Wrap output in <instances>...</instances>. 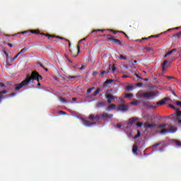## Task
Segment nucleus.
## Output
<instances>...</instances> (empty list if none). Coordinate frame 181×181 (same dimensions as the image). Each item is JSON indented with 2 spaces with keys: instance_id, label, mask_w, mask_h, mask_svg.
Listing matches in <instances>:
<instances>
[{
  "instance_id": "de8ad7c7",
  "label": "nucleus",
  "mask_w": 181,
  "mask_h": 181,
  "mask_svg": "<svg viewBox=\"0 0 181 181\" xmlns=\"http://www.w3.org/2000/svg\"><path fill=\"white\" fill-rule=\"evenodd\" d=\"M148 39H149V37L141 38V39L140 40V42H144V40H148Z\"/></svg>"
},
{
  "instance_id": "864d4df0",
  "label": "nucleus",
  "mask_w": 181,
  "mask_h": 181,
  "mask_svg": "<svg viewBox=\"0 0 181 181\" xmlns=\"http://www.w3.org/2000/svg\"><path fill=\"white\" fill-rule=\"evenodd\" d=\"M68 78H69V79H71V78H77V76H68Z\"/></svg>"
},
{
  "instance_id": "49530a36",
  "label": "nucleus",
  "mask_w": 181,
  "mask_h": 181,
  "mask_svg": "<svg viewBox=\"0 0 181 181\" xmlns=\"http://www.w3.org/2000/svg\"><path fill=\"white\" fill-rule=\"evenodd\" d=\"M175 105H178L179 107H181V102L180 101H177L175 103Z\"/></svg>"
},
{
  "instance_id": "7c9ffc66",
  "label": "nucleus",
  "mask_w": 181,
  "mask_h": 181,
  "mask_svg": "<svg viewBox=\"0 0 181 181\" xmlns=\"http://www.w3.org/2000/svg\"><path fill=\"white\" fill-rule=\"evenodd\" d=\"M165 133H169L168 129H163L160 131V134H165Z\"/></svg>"
},
{
  "instance_id": "f3484780",
  "label": "nucleus",
  "mask_w": 181,
  "mask_h": 181,
  "mask_svg": "<svg viewBox=\"0 0 181 181\" xmlns=\"http://www.w3.org/2000/svg\"><path fill=\"white\" fill-rule=\"evenodd\" d=\"M144 128H150L151 129H152V128H153V125L146 122L144 123Z\"/></svg>"
},
{
  "instance_id": "f704fd0d",
  "label": "nucleus",
  "mask_w": 181,
  "mask_h": 181,
  "mask_svg": "<svg viewBox=\"0 0 181 181\" xmlns=\"http://www.w3.org/2000/svg\"><path fill=\"white\" fill-rule=\"evenodd\" d=\"M167 125L166 124H161L158 126V128H165Z\"/></svg>"
},
{
  "instance_id": "9d476101",
  "label": "nucleus",
  "mask_w": 181,
  "mask_h": 181,
  "mask_svg": "<svg viewBox=\"0 0 181 181\" xmlns=\"http://www.w3.org/2000/svg\"><path fill=\"white\" fill-rule=\"evenodd\" d=\"M106 98L107 100L108 104H111V103H112V100H115V97L111 94L107 95Z\"/></svg>"
},
{
  "instance_id": "338daca9",
  "label": "nucleus",
  "mask_w": 181,
  "mask_h": 181,
  "mask_svg": "<svg viewBox=\"0 0 181 181\" xmlns=\"http://www.w3.org/2000/svg\"><path fill=\"white\" fill-rule=\"evenodd\" d=\"M44 70H45V71H49V69H48L47 68H44Z\"/></svg>"
},
{
  "instance_id": "412c9836",
  "label": "nucleus",
  "mask_w": 181,
  "mask_h": 181,
  "mask_svg": "<svg viewBox=\"0 0 181 181\" xmlns=\"http://www.w3.org/2000/svg\"><path fill=\"white\" fill-rule=\"evenodd\" d=\"M138 151V146L136 145L133 146L132 152L133 153H136Z\"/></svg>"
},
{
  "instance_id": "79ce46f5",
  "label": "nucleus",
  "mask_w": 181,
  "mask_h": 181,
  "mask_svg": "<svg viewBox=\"0 0 181 181\" xmlns=\"http://www.w3.org/2000/svg\"><path fill=\"white\" fill-rule=\"evenodd\" d=\"M16 95V93H11L8 95V97H15Z\"/></svg>"
},
{
  "instance_id": "774afa93",
  "label": "nucleus",
  "mask_w": 181,
  "mask_h": 181,
  "mask_svg": "<svg viewBox=\"0 0 181 181\" xmlns=\"http://www.w3.org/2000/svg\"><path fill=\"white\" fill-rule=\"evenodd\" d=\"M177 117H181V114H177Z\"/></svg>"
},
{
  "instance_id": "473e14b6",
  "label": "nucleus",
  "mask_w": 181,
  "mask_h": 181,
  "mask_svg": "<svg viewBox=\"0 0 181 181\" xmlns=\"http://www.w3.org/2000/svg\"><path fill=\"white\" fill-rule=\"evenodd\" d=\"M175 142L177 146L181 147V141L176 140Z\"/></svg>"
},
{
  "instance_id": "37998d69",
  "label": "nucleus",
  "mask_w": 181,
  "mask_h": 181,
  "mask_svg": "<svg viewBox=\"0 0 181 181\" xmlns=\"http://www.w3.org/2000/svg\"><path fill=\"white\" fill-rule=\"evenodd\" d=\"M54 37H57V39H61V40H66V39H64L63 37H60V36H55L54 35Z\"/></svg>"
},
{
  "instance_id": "b1692460",
  "label": "nucleus",
  "mask_w": 181,
  "mask_h": 181,
  "mask_svg": "<svg viewBox=\"0 0 181 181\" xmlns=\"http://www.w3.org/2000/svg\"><path fill=\"white\" fill-rule=\"evenodd\" d=\"M40 35H42L44 36H46L47 37H49V39H50V37H54V35H49V34H45V33H40Z\"/></svg>"
},
{
  "instance_id": "a878e982",
  "label": "nucleus",
  "mask_w": 181,
  "mask_h": 181,
  "mask_svg": "<svg viewBox=\"0 0 181 181\" xmlns=\"http://www.w3.org/2000/svg\"><path fill=\"white\" fill-rule=\"evenodd\" d=\"M77 49H78V52L76 54H72L73 57H77L78 53H80V45L77 46Z\"/></svg>"
},
{
  "instance_id": "6ab92c4d",
  "label": "nucleus",
  "mask_w": 181,
  "mask_h": 181,
  "mask_svg": "<svg viewBox=\"0 0 181 181\" xmlns=\"http://www.w3.org/2000/svg\"><path fill=\"white\" fill-rule=\"evenodd\" d=\"M141 103V102L138 101V100H134L132 102L130 103L131 105H138Z\"/></svg>"
},
{
  "instance_id": "1a4fd4ad",
  "label": "nucleus",
  "mask_w": 181,
  "mask_h": 181,
  "mask_svg": "<svg viewBox=\"0 0 181 181\" xmlns=\"http://www.w3.org/2000/svg\"><path fill=\"white\" fill-rule=\"evenodd\" d=\"M166 101H169V98H165L164 99L161 100L159 102L156 103V105L159 106V105H165V104H166Z\"/></svg>"
},
{
  "instance_id": "ddd939ff",
  "label": "nucleus",
  "mask_w": 181,
  "mask_h": 181,
  "mask_svg": "<svg viewBox=\"0 0 181 181\" xmlns=\"http://www.w3.org/2000/svg\"><path fill=\"white\" fill-rule=\"evenodd\" d=\"M110 70H112V73H115V71H116V70H117V65L113 64L112 66H110L108 69L109 73H110Z\"/></svg>"
},
{
  "instance_id": "ea45409f",
  "label": "nucleus",
  "mask_w": 181,
  "mask_h": 181,
  "mask_svg": "<svg viewBox=\"0 0 181 181\" xmlns=\"http://www.w3.org/2000/svg\"><path fill=\"white\" fill-rule=\"evenodd\" d=\"M97 32H104V30H93L92 31V33H95Z\"/></svg>"
},
{
  "instance_id": "aec40b11",
  "label": "nucleus",
  "mask_w": 181,
  "mask_h": 181,
  "mask_svg": "<svg viewBox=\"0 0 181 181\" xmlns=\"http://www.w3.org/2000/svg\"><path fill=\"white\" fill-rule=\"evenodd\" d=\"M100 91H101V89L100 88H98L95 92L94 93V94L93 95V97H95L97 95H98V94H100Z\"/></svg>"
},
{
  "instance_id": "9b49d317",
  "label": "nucleus",
  "mask_w": 181,
  "mask_h": 181,
  "mask_svg": "<svg viewBox=\"0 0 181 181\" xmlns=\"http://www.w3.org/2000/svg\"><path fill=\"white\" fill-rule=\"evenodd\" d=\"M112 110H117V105L111 104L107 107V111H112Z\"/></svg>"
},
{
  "instance_id": "393cba45",
  "label": "nucleus",
  "mask_w": 181,
  "mask_h": 181,
  "mask_svg": "<svg viewBox=\"0 0 181 181\" xmlns=\"http://www.w3.org/2000/svg\"><path fill=\"white\" fill-rule=\"evenodd\" d=\"M107 73H110V71H103L99 74V77H103V76H104V74H107Z\"/></svg>"
},
{
  "instance_id": "7ed1b4c3",
  "label": "nucleus",
  "mask_w": 181,
  "mask_h": 181,
  "mask_svg": "<svg viewBox=\"0 0 181 181\" xmlns=\"http://www.w3.org/2000/svg\"><path fill=\"white\" fill-rule=\"evenodd\" d=\"M139 98H144L146 100H153L155 97V92H146L144 93L138 94Z\"/></svg>"
},
{
  "instance_id": "4d7b16f0",
  "label": "nucleus",
  "mask_w": 181,
  "mask_h": 181,
  "mask_svg": "<svg viewBox=\"0 0 181 181\" xmlns=\"http://www.w3.org/2000/svg\"><path fill=\"white\" fill-rule=\"evenodd\" d=\"M7 45H8L9 47H13V45L11 43H8Z\"/></svg>"
},
{
  "instance_id": "39448f33",
  "label": "nucleus",
  "mask_w": 181,
  "mask_h": 181,
  "mask_svg": "<svg viewBox=\"0 0 181 181\" xmlns=\"http://www.w3.org/2000/svg\"><path fill=\"white\" fill-rule=\"evenodd\" d=\"M117 110H119V111H124L125 112L126 111H128V110H129V106H128L127 105H119L117 106Z\"/></svg>"
},
{
  "instance_id": "4be33fe9",
  "label": "nucleus",
  "mask_w": 181,
  "mask_h": 181,
  "mask_svg": "<svg viewBox=\"0 0 181 181\" xmlns=\"http://www.w3.org/2000/svg\"><path fill=\"white\" fill-rule=\"evenodd\" d=\"M134 88V87L132 86H128L126 88V91H127L128 93H129V91H132V89Z\"/></svg>"
},
{
  "instance_id": "f03ea898",
  "label": "nucleus",
  "mask_w": 181,
  "mask_h": 181,
  "mask_svg": "<svg viewBox=\"0 0 181 181\" xmlns=\"http://www.w3.org/2000/svg\"><path fill=\"white\" fill-rule=\"evenodd\" d=\"M81 119H82V122L83 125H85L86 127H91V125H94V124H96L98 121H100V116L98 115L94 116V115H90L89 116V119L90 121L83 119L82 117L81 118Z\"/></svg>"
},
{
  "instance_id": "a19ab883",
  "label": "nucleus",
  "mask_w": 181,
  "mask_h": 181,
  "mask_svg": "<svg viewBox=\"0 0 181 181\" xmlns=\"http://www.w3.org/2000/svg\"><path fill=\"white\" fill-rule=\"evenodd\" d=\"M98 107H104V105H105V103H98Z\"/></svg>"
},
{
  "instance_id": "8fccbe9b",
  "label": "nucleus",
  "mask_w": 181,
  "mask_h": 181,
  "mask_svg": "<svg viewBox=\"0 0 181 181\" xmlns=\"http://www.w3.org/2000/svg\"><path fill=\"white\" fill-rule=\"evenodd\" d=\"M57 114H66V112L62 111V110H59L57 112Z\"/></svg>"
},
{
  "instance_id": "603ef678",
  "label": "nucleus",
  "mask_w": 181,
  "mask_h": 181,
  "mask_svg": "<svg viewBox=\"0 0 181 181\" xmlns=\"http://www.w3.org/2000/svg\"><path fill=\"white\" fill-rule=\"evenodd\" d=\"M37 64H38L39 66H40V67H42V69L45 68V66H43V64L40 62H38Z\"/></svg>"
},
{
  "instance_id": "bf43d9fd",
  "label": "nucleus",
  "mask_w": 181,
  "mask_h": 181,
  "mask_svg": "<svg viewBox=\"0 0 181 181\" xmlns=\"http://www.w3.org/2000/svg\"><path fill=\"white\" fill-rule=\"evenodd\" d=\"M65 40H66V42H69V47H70V46H71V43H70V41H69V40H67V39H65Z\"/></svg>"
},
{
  "instance_id": "a211bd4d",
  "label": "nucleus",
  "mask_w": 181,
  "mask_h": 181,
  "mask_svg": "<svg viewBox=\"0 0 181 181\" xmlns=\"http://www.w3.org/2000/svg\"><path fill=\"white\" fill-rule=\"evenodd\" d=\"M174 52H176V49H173L171 51L168 52L166 54L164 55V57L166 58L168 57V56H170V54H172V53H173Z\"/></svg>"
},
{
  "instance_id": "72a5a7b5",
  "label": "nucleus",
  "mask_w": 181,
  "mask_h": 181,
  "mask_svg": "<svg viewBox=\"0 0 181 181\" xmlns=\"http://www.w3.org/2000/svg\"><path fill=\"white\" fill-rule=\"evenodd\" d=\"M142 125H144V123H142V122H138L136 123V126H137L139 128H141V127H142Z\"/></svg>"
},
{
  "instance_id": "6e6d98bb",
  "label": "nucleus",
  "mask_w": 181,
  "mask_h": 181,
  "mask_svg": "<svg viewBox=\"0 0 181 181\" xmlns=\"http://www.w3.org/2000/svg\"><path fill=\"white\" fill-rule=\"evenodd\" d=\"M146 50H147V52H151L152 50V48L147 47V48H146Z\"/></svg>"
},
{
  "instance_id": "09e8293b",
  "label": "nucleus",
  "mask_w": 181,
  "mask_h": 181,
  "mask_svg": "<svg viewBox=\"0 0 181 181\" xmlns=\"http://www.w3.org/2000/svg\"><path fill=\"white\" fill-rule=\"evenodd\" d=\"M126 97L129 98H132V97H134V95L132 94H128L126 95Z\"/></svg>"
},
{
  "instance_id": "69168bd1",
  "label": "nucleus",
  "mask_w": 181,
  "mask_h": 181,
  "mask_svg": "<svg viewBox=\"0 0 181 181\" xmlns=\"http://www.w3.org/2000/svg\"><path fill=\"white\" fill-rule=\"evenodd\" d=\"M92 75H93V76H95L97 75V73H96V72H93Z\"/></svg>"
},
{
  "instance_id": "bb28decb",
  "label": "nucleus",
  "mask_w": 181,
  "mask_h": 181,
  "mask_svg": "<svg viewBox=\"0 0 181 181\" xmlns=\"http://www.w3.org/2000/svg\"><path fill=\"white\" fill-rule=\"evenodd\" d=\"M141 136V132L137 131V134L134 136V139H136L137 138H139Z\"/></svg>"
},
{
  "instance_id": "4c0bfd02",
  "label": "nucleus",
  "mask_w": 181,
  "mask_h": 181,
  "mask_svg": "<svg viewBox=\"0 0 181 181\" xmlns=\"http://www.w3.org/2000/svg\"><path fill=\"white\" fill-rule=\"evenodd\" d=\"M112 81H114L112 79H108L106 81L107 84H112Z\"/></svg>"
},
{
  "instance_id": "3c124183",
  "label": "nucleus",
  "mask_w": 181,
  "mask_h": 181,
  "mask_svg": "<svg viewBox=\"0 0 181 181\" xmlns=\"http://www.w3.org/2000/svg\"><path fill=\"white\" fill-rule=\"evenodd\" d=\"M0 87L3 88V87H6V86H5V83L0 82Z\"/></svg>"
},
{
  "instance_id": "680f3d73",
  "label": "nucleus",
  "mask_w": 181,
  "mask_h": 181,
  "mask_svg": "<svg viewBox=\"0 0 181 181\" xmlns=\"http://www.w3.org/2000/svg\"><path fill=\"white\" fill-rule=\"evenodd\" d=\"M134 76H136V77H137V78H141L138 74H135Z\"/></svg>"
},
{
  "instance_id": "423d86ee",
  "label": "nucleus",
  "mask_w": 181,
  "mask_h": 181,
  "mask_svg": "<svg viewBox=\"0 0 181 181\" xmlns=\"http://www.w3.org/2000/svg\"><path fill=\"white\" fill-rule=\"evenodd\" d=\"M26 33H29V35H30V33H33L34 35H39V34H40L39 30H32L31 31L27 30V31L19 33V35H25Z\"/></svg>"
},
{
  "instance_id": "0eeeda50",
  "label": "nucleus",
  "mask_w": 181,
  "mask_h": 181,
  "mask_svg": "<svg viewBox=\"0 0 181 181\" xmlns=\"http://www.w3.org/2000/svg\"><path fill=\"white\" fill-rule=\"evenodd\" d=\"M167 129L168 131V133H170V134H175V132H176V131H177V129L175 127H173V126H172V125H168V127Z\"/></svg>"
},
{
  "instance_id": "0e129e2a",
  "label": "nucleus",
  "mask_w": 181,
  "mask_h": 181,
  "mask_svg": "<svg viewBox=\"0 0 181 181\" xmlns=\"http://www.w3.org/2000/svg\"><path fill=\"white\" fill-rule=\"evenodd\" d=\"M178 124L179 125H181V119H178Z\"/></svg>"
},
{
  "instance_id": "c756f323",
  "label": "nucleus",
  "mask_w": 181,
  "mask_h": 181,
  "mask_svg": "<svg viewBox=\"0 0 181 181\" xmlns=\"http://www.w3.org/2000/svg\"><path fill=\"white\" fill-rule=\"evenodd\" d=\"M29 50V48H23L21 51L20 53H25V52H28Z\"/></svg>"
},
{
  "instance_id": "a18cd8bd",
  "label": "nucleus",
  "mask_w": 181,
  "mask_h": 181,
  "mask_svg": "<svg viewBox=\"0 0 181 181\" xmlns=\"http://www.w3.org/2000/svg\"><path fill=\"white\" fill-rule=\"evenodd\" d=\"M18 56L16 54L13 59L11 61V63H13V61L16 59H18Z\"/></svg>"
},
{
  "instance_id": "052dcab7",
  "label": "nucleus",
  "mask_w": 181,
  "mask_h": 181,
  "mask_svg": "<svg viewBox=\"0 0 181 181\" xmlns=\"http://www.w3.org/2000/svg\"><path fill=\"white\" fill-rule=\"evenodd\" d=\"M72 101H77V98H72Z\"/></svg>"
},
{
  "instance_id": "f257e3e1",
  "label": "nucleus",
  "mask_w": 181,
  "mask_h": 181,
  "mask_svg": "<svg viewBox=\"0 0 181 181\" xmlns=\"http://www.w3.org/2000/svg\"><path fill=\"white\" fill-rule=\"evenodd\" d=\"M36 80L37 81H41V80H43V77L37 73L36 71H33L31 73V76L27 75V77L25 80H23L21 83H16L14 85L15 90L19 91L21 88H23V87H26V86H28V84H30V83H33Z\"/></svg>"
},
{
  "instance_id": "e433bc0d",
  "label": "nucleus",
  "mask_w": 181,
  "mask_h": 181,
  "mask_svg": "<svg viewBox=\"0 0 181 181\" xmlns=\"http://www.w3.org/2000/svg\"><path fill=\"white\" fill-rule=\"evenodd\" d=\"M94 87L93 88H90L89 89H88L87 90V94H90V93H91L93 91V90H94Z\"/></svg>"
},
{
  "instance_id": "dca6fc26",
  "label": "nucleus",
  "mask_w": 181,
  "mask_h": 181,
  "mask_svg": "<svg viewBox=\"0 0 181 181\" xmlns=\"http://www.w3.org/2000/svg\"><path fill=\"white\" fill-rule=\"evenodd\" d=\"M168 63H169V61L168 60H165L163 62V63L162 64L161 67L163 69V71L165 70V67H166V64H168Z\"/></svg>"
},
{
  "instance_id": "c85d7f7f",
  "label": "nucleus",
  "mask_w": 181,
  "mask_h": 181,
  "mask_svg": "<svg viewBox=\"0 0 181 181\" xmlns=\"http://www.w3.org/2000/svg\"><path fill=\"white\" fill-rule=\"evenodd\" d=\"M117 59H120V60H127V57L124 55H121L120 57H117Z\"/></svg>"
},
{
  "instance_id": "4468645a",
  "label": "nucleus",
  "mask_w": 181,
  "mask_h": 181,
  "mask_svg": "<svg viewBox=\"0 0 181 181\" xmlns=\"http://www.w3.org/2000/svg\"><path fill=\"white\" fill-rule=\"evenodd\" d=\"M59 100L61 101V103H62V104H69V101H67V100L63 97H59Z\"/></svg>"
},
{
  "instance_id": "e2e57ef3",
  "label": "nucleus",
  "mask_w": 181,
  "mask_h": 181,
  "mask_svg": "<svg viewBox=\"0 0 181 181\" xmlns=\"http://www.w3.org/2000/svg\"><path fill=\"white\" fill-rule=\"evenodd\" d=\"M1 103H2V95H0V104H1Z\"/></svg>"
},
{
  "instance_id": "13d9d810",
  "label": "nucleus",
  "mask_w": 181,
  "mask_h": 181,
  "mask_svg": "<svg viewBox=\"0 0 181 181\" xmlns=\"http://www.w3.org/2000/svg\"><path fill=\"white\" fill-rule=\"evenodd\" d=\"M122 77V78H128V76L127 75H123Z\"/></svg>"
},
{
  "instance_id": "cd10ccee",
  "label": "nucleus",
  "mask_w": 181,
  "mask_h": 181,
  "mask_svg": "<svg viewBox=\"0 0 181 181\" xmlns=\"http://www.w3.org/2000/svg\"><path fill=\"white\" fill-rule=\"evenodd\" d=\"M173 37H177V39H179V37H181V32L175 34V35H173Z\"/></svg>"
},
{
  "instance_id": "6e6552de",
  "label": "nucleus",
  "mask_w": 181,
  "mask_h": 181,
  "mask_svg": "<svg viewBox=\"0 0 181 181\" xmlns=\"http://www.w3.org/2000/svg\"><path fill=\"white\" fill-rule=\"evenodd\" d=\"M110 42H112L113 43H115L116 45H118L119 46H122V42L118 39H115L114 37L110 38Z\"/></svg>"
},
{
  "instance_id": "58836bf2",
  "label": "nucleus",
  "mask_w": 181,
  "mask_h": 181,
  "mask_svg": "<svg viewBox=\"0 0 181 181\" xmlns=\"http://www.w3.org/2000/svg\"><path fill=\"white\" fill-rule=\"evenodd\" d=\"M159 36H160V34L156 35H151V36L148 37V39H151V37H159Z\"/></svg>"
},
{
  "instance_id": "c03bdc74",
  "label": "nucleus",
  "mask_w": 181,
  "mask_h": 181,
  "mask_svg": "<svg viewBox=\"0 0 181 181\" xmlns=\"http://www.w3.org/2000/svg\"><path fill=\"white\" fill-rule=\"evenodd\" d=\"M86 66L82 65L81 67L79 68V70H86Z\"/></svg>"
},
{
  "instance_id": "2f4dec72",
  "label": "nucleus",
  "mask_w": 181,
  "mask_h": 181,
  "mask_svg": "<svg viewBox=\"0 0 181 181\" xmlns=\"http://www.w3.org/2000/svg\"><path fill=\"white\" fill-rule=\"evenodd\" d=\"M160 145H162L161 142H159L158 144H156L153 145L152 148H158V146H159Z\"/></svg>"
},
{
  "instance_id": "20e7f679",
  "label": "nucleus",
  "mask_w": 181,
  "mask_h": 181,
  "mask_svg": "<svg viewBox=\"0 0 181 181\" xmlns=\"http://www.w3.org/2000/svg\"><path fill=\"white\" fill-rule=\"evenodd\" d=\"M143 105H146L148 110H156L158 107L157 105L155 103H143Z\"/></svg>"
},
{
  "instance_id": "c9c22d12",
  "label": "nucleus",
  "mask_w": 181,
  "mask_h": 181,
  "mask_svg": "<svg viewBox=\"0 0 181 181\" xmlns=\"http://www.w3.org/2000/svg\"><path fill=\"white\" fill-rule=\"evenodd\" d=\"M7 93H8V90H6L0 91V95H3V94H7Z\"/></svg>"
},
{
  "instance_id": "2eb2a0df",
  "label": "nucleus",
  "mask_w": 181,
  "mask_h": 181,
  "mask_svg": "<svg viewBox=\"0 0 181 181\" xmlns=\"http://www.w3.org/2000/svg\"><path fill=\"white\" fill-rule=\"evenodd\" d=\"M100 117H102V118H112V115H108V114H102L100 115Z\"/></svg>"
},
{
  "instance_id": "5701e85b",
  "label": "nucleus",
  "mask_w": 181,
  "mask_h": 181,
  "mask_svg": "<svg viewBox=\"0 0 181 181\" xmlns=\"http://www.w3.org/2000/svg\"><path fill=\"white\" fill-rule=\"evenodd\" d=\"M129 124H135V122H136V119H135V118H130L129 119Z\"/></svg>"
},
{
  "instance_id": "f8f14e48",
  "label": "nucleus",
  "mask_w": 181,
  "mask_h": 181,
  "mask_svg": "<svg viewBox=\"0 0 181 181\" xmlns=\"http://www.w3.org/2000/svg\"><path fill=\"white\" fill-rule=\"evenodd\" d=\"M169 107L170 108H173V110H176V112H175V114H181V111H180V109L179 108H176V107H175V105H169Z\"/></svg>"
},
{
  "instance_id": "5fc2aeb1",
  "label": "nucleus",
  "mask_w": 181,
  "mask_h": 181,
  "mask_svg": "<svg viewBox=\"0 0 181 181\" xmlns=\"http://www.w3.org/2000/svg\"><path fill=\"white\" fill-rule=\"evenodd\" d=\"M117 128L120 129L121 127H122V124H121L120 123H119V124H117Z\"/></svg>"
}]
</instances>
